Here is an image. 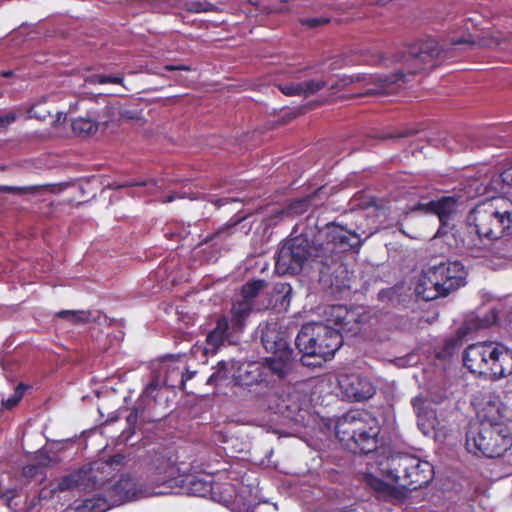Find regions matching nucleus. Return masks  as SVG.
Here are the masks:
<instances>
[{"instance_id": "obj_23", "label": "nucleus", "mask_w": 512, "mask_h": 512, "mask_svg": "<svg viewBox=\"0 0 512 512\" xmlns=\"http://www.w3.org/2000/svg\"><path fill=\"white\" fill-rule=\"evenodd\" d=\"M433 272H436L433 266L425 270L420 276L415 287L417 295L427 301L448 295L443 287L444 284L440 279L432 280L431 276Z\"/></svg>"}, {"instance_id": "obj_32", "label": "nucleus", "mask_w": 512, "mask_h": 512, "mask_svg": "<svg viewBox=\"0 0 512 512\" xmlns=\"http://www.w3.org/2000/svg\"><path fill=\"white\" fill-rule=\"evenodd\" d=\"M266 282L264 280H254L245 284L241 290L240 297L253 302L259 292L264 289Z\"/></svg>"}, {"instance_id": "obj_4", "label": "nucleus", "mask_w": 512, "mask_h": 512, "mask_svg": "<svg viewBox=\"0 0 512 512\" xmlns=\"http://www.w3.org/2000/svg\"><path fill=\"white\" fill-rule=\"evenodd\" d=\"M157 483L156 486L147 487L138 484L129 475H123L108 489L105 497L99 496L96 499L86 500L85 507L90 508L92 512H105L113 506L141 498L167 495L172 491V489L162 490L161 482L157 481Z\"/></svg>"}, {"instance_id": "obj_30", "label": "nucleus", "mask_w": 512, "mask_h": 512, "mask_svg": "<svg viewBox=\"0 0 512 512\" xmlns=\"http://www.w3.org/2000/svg\"><path fill=\"white\" fill-rule=\"evenodd\" d=\"M309 208V199H298L292 202L287 209L277 210L275 217L282 220L287 216L301 215L305 213Z\"/></svg>"}, {"instance_id": "obj_22", "label": "nucleus", "mask_w": 512, "mask_h": 512, "mask_svg": "<svg viewBox=\"0 0 512 512\" xmlns=\"http://www.w3.org/2000/svg\"><path fill=\"white\" fill-rule=\"evenodd\" d=\"M493 361L488 372L491 379H501L512 374V349L502 343L495 342Z\"/></svg>"}, {"instance_id": "obj_39", "label": "nucleus", "mask_w": 512, "mask_h": 512, "mask_svg": "<svg viewBox=\"0 0 512 512\" xmlns=\"http://www.w3.org/2000/svg\"><path fill=\"white\" fill-rule=\"evenodd\" d=\"M279 88L287 96H302L301 82L283 84Z\"/></svg>"}, {"instance_id": "obj_47", "label": "nucleus", "mask_w": 512, "mask_h": 512, "mask_svg": "<svg viewBox=\"0 0 512 512\" xmlns=\"http://www.w3.org/2000/svg\"><path fill=\"white\" fill-rule=\"evenodd\" d=\"M160 388V383L157 380L151 381L143 392L144 397H152V393Z\"/></svg>"}, {"instance_id": "obj_25", "label": "nucleus", "mask_w": 512, "mask_h": 512, "mask_svg": "<svg viewBox=\"0 0 512 512\" xmlns=\"http://www.w3.org/2000/svg\"><path fill=\"white\" fill-rule=\"evenodd\" d=\"M292 352L290 349L284 351H278V354L268 357L263 362L265 365V380L270 374L283 377L290 370Z\"/></svg>"}, {"instance_id": "obj_56", "label": "nucleus", "mask_w": 512, "mask_h": 512, "mask_svg": "<svg viewBox=\"0 0 512 512\" xmlns=\"http://www.w3.org/2000/svg\"><path fill=\"white\" fill-rule=\"evenodd\" d=\"M501 255H502L503 257H510V256H512V253H511V254H509V253H505V252H504V253H502Z\"/></svg>"}, {"instance_id": "obj_21", "label": "nucleus", "mask_w": 512, "mask_h": 512, "mask_svg": "<svg viewBox=\"0 0 512 512\" xmlns=\"http://www.w3.org/2000/svg\"><path fill=\"white\" fill-rule=\"evenodd\" d=\"M260 338L265 349L273 354L288 348L286 334L280 330L278 323L267 322L259 326Z\"/></svg>"}, {"instance_id": "obj_3", "label": "nucleus", "mask_w": 512, "mask_h": 512, "mask_svg": "<svg viewBox=\"0 0 512 512\" xmlns=\"http://www.w3.org/2000/svg\"><path fill=\"white\" fill-rule=\"evenodd\" d=\"M380 426L377 418L367 411H349L336 425V435L342 446L352 453H370L377 448Z\"/></svg>"}, {"instance_id": "obj_45", "label": "nucleus", "mask_w": 512, "mask_h": 512, "mask_svg": "<svg viewBox=\"0 0 512 512\" xmlns=\"http://www.w3.org/2000/svg\"><path fill=\"white\" fill-rule=\"evenodd\" d=\"M449 42L452 46L461 44H475V41L470 37H450Z\"/></svg>"}, {"instance_id": "obj_33", "label": "nucleus", "mask_w": 512, "mask_h": 512, "mask_svg": "<svg viewBox=\"0 0 512 512\" xmlns=\"http://www.w3.org/2000/svg\"><path fill=\"white\" fill-rule=\"evenodd\" d=\"M57 316L77 324L88 321L90 314L85 311L62 310L57 313Z\"/></svg>"}, {"instance_id": "obj_57", "label": "nucleus", "mask_w": 512, "mask_h": 512, "mask_svg": "<svg viewBox=\"0 0 512 512\" xmlns=\"http://www.w3.org/2000/svg\"><path fill=\"white\" fill-rule=\"evenodd\" d=\"M378 61H379V62H385V61H386V59H385L384 57H382V56H381V57L379 58V60H378Z\"/></svg>"}, {"instance_id": "obj_49", "label": "nucleus", "mask_w": 512, "mask_h": 512, "mask_svg": "<svg viewBox=\"0 0 512 512\" xmlns=\"http://www.w3.org/2000/svg\"><path fill=\"white\" fill-rule=\"evenodd\" d=\"M165 71H190L191 68L186 65H166L163 67Z\"/></svg>"}, {"instance_id": "obj_8", "label": "nucleus", "mask_w": 512, "mask_h": 512, "mask_svg": "<svg viewBox=\"0 0 512 512\" xmlns=\"http://www.w3.org/2000/svg\"><path fill=\"white\" fill-rule=\"evenodd\" d=\"M320 257V249L312 246L308 238L301 234L288 239L280 247L275 270L278 274L297 273L309 259Z\"/></svg>"}, {"instance_id": "obj_6", "label": "nucleus", "mask_w": 512, "mask_h": 512, "mask_svg": "<svg viewBox=\"0 0 512 512\" xmlns=\"http://www.w3.org/2000/svg\"><path fill=\"white\" fill-rule=\"evenodd\" d=\"M512 447V430L509 424L478 426L466 434V448L475 455L488 458L501 457Z\"/></svg>"}, {"instance_id": "obj_24", "label": "nucleus", "mask_w": 512, "mask_h": 512, "mask_svg": "<svg viewBox=\"0 0 512 512\" xmlns=\"http://www.w3.org/2000/svg\"><path fill=\"white\" fill-rule=\"evenodd\" d=\"M412 406L417 415L419 429L425 436H430L437 422L435 412L427 407L426 400L421 396L412 399Z\"/></svg>"}, {"instance_id": "obj_19", "label": "nucleus", "mask_w": 512, "mask_h": 512, "mask_svg": "<svg viewBox=\"0 0 512 512\" xmlns=\"http://www.w3.org/2000/svg\"><path fill=\"white\" fill-rule=\"evenodd\" d=\"M460 204L454 197H442L438 200L420 202L411 208V211H421L426 214L437 215L441 225L448 227L454 221L459 212Z\"/></svg>"}, {"instance_id": "obj_2", "label": "nucleus", "mask_w": 512, "mask_h": 512, "mask_svg": "<svg viewBox=\"0 0 512 512\" xmlns=\"http://www.w3.org/2000/svg\"><path fill=\"white\" fill-rule=\"evenodd\" d=\"M381 473L393 480L397 486L391 485L379 477L365 474L366 484L373 489L378 497L392 502H401L409 490H416L427 485L433 478V467L428 461L405 454L391 455L385 463H380Z\"/></svg>"}, {"instance_id": "obj_5", "label": "nucleus", "mask_w": 512, "mask_h": 512, "mask_svg": "<svg viewBox=\"0 0 512 512\" xmlns=\"http://www.w3.org/2000/svg\"><path fill=\"white\" fill-rule=\"evenodd\" d=\"M295 343L306 356L331 358L342 345V336L337 328L325 323H307L299 331Z\"/></svg>"}, {"instance_id": "obj_51", "label": "nucleus", "mask_w": 512, "mask_h": 512, "mask_svg": "<svg viewBox=\"0 0 512 512\" xmlns=\"http://www.w3.org/2000/svg\"><path fill=\"white\" fill-rule=\"evenodd\" d=\"M321 23V20L320 19H311V20H308L307 21V24L309 26H317L318 24Z\"/></svg>"}, {"instance_id": "obj_1", "label": "nucleus", "mask_w": 512, "mask_h": 512, "mask_svg": "<svg viewBox=\"0 0 512 512\" xmlns=\"http://www.w3.org/2000/svg\"><path fill=\"white\" fill-rule=\"evenodd\" d=\"M467 232L463 247L479 257L491 250L512 224V201L491 197L478 203L467 216Z\"/></svg>"}, {"instance_id": "obj_28", "label": "nucleus", "mask_w": 512, "mask_h": 512, "mask_svg": "<svg viewBox=\"0 0 512 512\" xmlns=\"http://www.w3.org/2000/svg\"><path fill=\"white\" fill-rule=\"evenodd\" d=\"M183 198H189L190 200H204L211 204H213L216 208H219L220 206L228 203V199H222V198H216L213 195L210 194H203V193H173L168 195L167 197H163L160 199L162 203H169L174 201L175 199H183Z\"/></svg>"}, {"instance_id": "obj_13", "label": "nucleus", "mask_w": 512, "mask_h": 512, "mask_svg": "<svg viewBox=\"0 0 512 512\" xmlns=\"http://www.w3.org/2000/svg\"><path fill=\"white\" fill-rule=\"evenodd\" d=\"M444 49L438 42L431 37L419 40L412 44L408 52L400 58L393 57L391 63L402 62L408 73L415 74L424 70L428 66H432L436 58H438Z\"/></svg>"}, {"instance_id": "obj_7", "label": "nucleus", "mask_w": 512, "mask_h": 512, "mask_svg": "<svg viewBox=\"0 0 512 512\" xmlns=\"http://www.w3.org/2000/svg\"><path fill=\"white\" fill-rule=\"evenodd\" d=\"M159 475L156 481L161 482L162 490H170L168 494H187L198 497L207 496L212 490L211 476L178 475V468L170 460H162L158 465Z\"/></svg>"}, {"instance_id": "obj_26", "label": "nucleus", "mask_w": 512, "mask_h": 512, "mask_svg": "<svg viewBox=\"0 0 512 512\" xmlns=\"http://www.w3.org/2000/svg\"><path fill=\"white\" fill-rule=\"evenodd\" d=\"M253 309V302H250L249 300H246L239 296L232 305L231 309V320L229 323L231 324V329L239 331L242 333L245 321L247 317L250 315L251 311Z\"/></svg>"}, {"instance_id": "obj_12", "label": "nucleus", "mask_w": 512, "mask_h": 512, "mask_svg": "<svg viewBox=\"0 0 512 512\" xmlns=\"http://www.w3.org/2000/svg\"><path fill=\"white\" fill-rule=\"evenodd\" d=\"M110 468L111 465L109 463L102 461L94 462L63 477L52 488V491H67L76 488L84 491L95 489L104 484L103 474Z\"/></svg>"}, {"instance_id": "obj_18", "label": "nucleus", "mask_w": 512, "mask_h": 512, "mask_svg": "<svg viewBox=\"0 0 512 512\" xmlns=\"http://www.w3.org/2000/svg\"><path fill=\"white\" fill-rule=\"evenodd\" d=\"M338 385L342 394L351 401L367 400L376 391L370 379L353 372L339 374Z\"/></svg>"}, {"instance_id": "obj_14", "label": "nucleus", "mask_w": 512, "mask_h": 512, "mask_svg": "<svg viewBox=\"0 0 512 512\" xmlns=\"http://www.w3.org/2000/svg\"><path fill=\"white\" fill-rule=\"evenodd\" d=\"M494 324L512 330V306L501 309H491L489 312L479 315L471 314L458 330L459 339L465 338L471 331L488 328Z\"/></svg>"}, {"instance_id": "obj_43", "label": "nucleus", "mask_w": 512, "mask_h": 512, "mask_svg": "<svg viewBox=\"0 0 512 512\" xmlns=\"http://www.w3.org/2000/svg\"><path fill=\"white\" fill-rule=\"evenodd\" d=\"M23 475L27 478H34L41 474V467L34 464H29L23 467Z\"/></svg>"}, {"instance_id": "obj_52", "label": "nucleus", "mask_w": 512, "mask_h": 512, "mask_svg": "<svg viewBox=\"0 0 512 512\" xmlns=\"http://www.w3.org/2000/svg\"><path fill=\"white\" fill-rule=\"evenodd\" d=\"M62 118L65 120L66 119V114L58 113L57 121L58 122L61 121Z\"/></svg>"}, {"instance_id": "obj_15", "label": "nucleus", "mask_w": 512, "mask_h": 512, "mask_svg": "<svg viewBox=\"0 0 512 512\" xmlns=\"http://www.w3.org/2000/svg\"><path fill=\"white\" fill-rule=\"evenodd\" d=\"M239 334V331L231 329V324L227 317H220L217 320L215 328L207 334L205 344H195L191 352L195 356L199 353L204 357L209 354L213 355L226 341L230 344H235Z\"/></svg>"}, {"instance_id": "obj_54", "label": "nucleus", "mask_w": 512, "mask_h": 512, "mask_svg": "<svg viewBox=\"0 0 512 512\" xmlns=\"http://www.w3.org/2000/svg\"><path fill=\"white\" fill-rule=\"evenodd\" d=\"M150 72L153 73V74H158V75H164L162 72L156 70V69H150Z\"/></svg>"}, {"instance_id": "obj_17", "label": "nucleus", "mask_w": 512, "mask_h": 512, "mask_svg": "<svg viewBox=\"0 0 512 512\" xmlns=\"http://www.w3.org/2000/svg\"><path fill=\"white\" fill-rule=\"evenodd\" d=\"M494 353H496L494 341L471 344L464 352V365L474 374L487 376Z\"/></svg>"}, {"instance_id": "obj_11", "label": "nucleus", "mask_w": 512, "mask_h": 512, "mask_svg": "<svg viewBox=\"0 0 512 512\" xmlns=\"http://www.w3.org/2000/svg\"><path fill=\"white\" fill-rule=\"evenodd\" d=\"M405 81L403 71L391 75L354 74L342 77L339 82L332 85V88L343 89L352 84H359L363 91L358 96H371L390 93L392 85Z\"/></svg>"}, {"instance_id": "obj_9", "label": "nucleus", "mask_w": 512, "mask_h": 512, "mask_svg": "<svg viewBox=\"0 0 512 512\" xmlns=\"http://www.w3.org/2000/svg\"><path fill=\"white\" fill-rule=\"evenodd\" d=\"M232 379L237 385L250 386L265 381V365L262 362L221 361L216 371L208 378L207 384Z\"/></svg>"}, {"instance_id": "obj_48", "label": "nucleus", "mask_w": 512, "mask_h": 512, "mask_svg": "<svg viewBox=\"0 0 512 512\" xmlns=\"http://www.w3.org/2000/svg\"><path fill=\"white\" fill-rule=\"evenodd\" d=\"M125 186H148L149 187V193H154V187L157 186V182L154 180L149 181H143V182H137V183H129Z\"/></svg>"}, {"instance_id": "obj_50", "label": "nucleus", "mask_w": 512, "mask_h": 512, "mask_svg": "<svg viewBox=\"0 0 512 512\" xmlns=\"http://www.w3.org/2000/svg\"><path fill=\"white\" fill-rule=\"evenodd\" d=\"M209 6V4H197V7L193 10L196 12L208 11L210 10Z\"/></svg>"}, {"instance_id": "obj_27", "label": "nucleus", "mask_w": 512, "mask_h": 512, "mask_svg": "<svg viewBox=\"0 0 512 512\" xmlns=\"http://www.w3.org/2000/svg\"><path fill=\"white\" fill-rule=\"evenodd\" d=\"M101 124L107 125L108 121H95L91 116L78 117L72 122V130L79 136H89L95 133Z\"/></svg>"}, {"instance_id": "obj_20", "label": "nucleus", "mask_w": 512, "mask_h": 512, "mask_svg": "<svg viewBox=\"0 0 512 512\" xmlns=\"http://www.w3.org/2000/svg\"><path fill=\"white\" fill-rule=\"evenodd\" d=\"M432 280L440 279L447 294L466 284L467 271L459 261H448L433 266Z\"/></svg>"}, {"instance_id": "obj_53", "label": "nucleus", "mask_w": 512, "mask_h": 512, "mask_svg": "<svg viewBox=\"0 0 512 512\" xmlns=\"http://www.w3.org/2000/svg\"><path fill=\"white\" fill-rule=\"evenodd\" d=\"M284 408H285V409H289V406H288V405H285L284 407H282V406H278V407H277V410H278V412L283 413V412H284Z\"/></svg>"}, {"instance_id": "obj_38", "label": "nucleus", "mask_w": 512, "mask_h": 512, "mask_svg": "<svg viewBox=\"0 0 512 512\" xmlns=\"http://www.w3.org/2000/svg\"><path fill=\"white\" fill-rule=\"evenodd\" d=\"M19 116L20 112L16 109L4 112L0 115V128H7L13 124Z\"/></svg>"}, {"instance_id": "obj_10", "label": "nucleus", "mask_w": 512, "mask_h": 512, "mask_svg": "<svg viewBox=\"0 0 512 512\" xmlns=\"http://www.w3.org/2000/svg\"><path fill=\"white\" fill-rule=\"evenodd\" d=\"M357 230L358 232L351 231L335 223L328 224L325 231L326 244L325 246L318 247L320 255L322 256L325 252L343 253L357 250L362 245L361 237L369 238L378 230V227H369L367 230H362L358 227Z\"/></svg>"}, {"instance_id": "obj_16", "label": "nucleus", "mask_w": 512, "mask_h": 512, "mask_svg": "<svg viewBox=\"0 0 512 512\" xmlns=\"http://www.w3.org/2000/svg\"><path fill=\"white\" fill-rule=\"evenodd\" d=\"M479 426L509 424L507 409L495 393H484L475 403Z\"/></svg>"}, {"instance_id": "obj_41", "label": "nucleus", "mask_w": 512, "mask_h": 512, "mask_svg": "<svg viewBox=\"0 0 512 512\" xmlns=\"http://www.w3.org/2000/svg\"><path fill=\"white\" fill-rule=\"evenodd\" d=\"M48 114L49 111L47 109H44L42 105L32 106L28 111V115L30 118H36L40 120L46 119Z\"/></svg>"}, {"instance_id": "obj_55", "label": "nucleus", "mask_w": 512, "mask_h": 512, "mask_svg": "<svg viewBox=\"0 0 512 512\" xmlns=\"http://www.w3.org/2000/svg\"><path fill=\"white\" fill-rule=\"evenodd\" d=\"M12 75V72L11 71H5V72H2V76L4 77H9Z\"/></svg>"}, {"instance_id": "obj_40", "label": "nucleus", "mask_w": 512, "mask_h": 512, "mask_svg": "<svg viewBox=\"0 0 512 512\" xmlns=\"http://www.w3.org/2000/svg\"><path fill=\"white\" fill-rule=\"evenodd\" d=\"M174 373H175V371L173 370V371H171L170 375H168L166 377L165 384L170 385L172 387H175V386L183 387L185 385L186 381H188L189 379H191L194 376V372H189L186 375L183 373H180V379L178 381V384H176L171 379L172 375Z\"/></svg>"}, {"instance_id": "obj_36", "label": "nucleus", "mask_w": 512, "mask_h": 512, "mask_svg": "<svg viewBox=\"0 0 512 512\" xmlns=\"http://www.w3.org/2000/svg\"><path fill=\"white\" fill-rule=\"evenodd\" d=\"M25 390H26V386L24 384L20 383L16 387L14 394L11 397H9L5 400H2V403H1L2 408L9 410V409H12L15 406H17V404L23 398Z\"/></svg>"}, {"instance_id": "obj_44", "label": "nucleus", "mask_w": 512, "mask_h": 512, "mask_svg": "<svg viewBox=\"0 0 512 512\" xmlns=\"http://www.w3.org/2000/svg\"><path fill=\"white\" fill-rule=\"evenodd\" d=\"M17 490L15 488H9L3 491L0 495L1 499L7 506H10L11 501L16 497Z\"/></svg>"}, {"instance_id": "obj_29", "label": "nucleus", "mask_w": 512, "mask_h": 512, "mask_svg": "<svg viewBox=\"0 0 512 512\" xmlns=\"http://www.w3.org/2000/svg\"><path fill=\"white\" fill-rule=\"evenodd\" d=\"M505 187L512 188V170H506L498 175H493L485 184L483 193L486 191H501Z\"/></svg>"}, {"instance_id": "obj_42", "label": "nucleus", "mask_w": 512, "mask_h": 512, "mask_svg": "<svg viewBox=\"0 0 512 512\" xmlns=\"http://www.w3.org/2000/svg\"><path fill=\"white\" fill-rule=\"evenodd\" d=\"M275 290L277 293L283 294L282 304L290 302V297L292 293V287L287 283H280L275 286Z\"/></svg>"}, {"instance_id": "obj_37", "label": "nucleus", "mask_w": 512, "mask_h": 512, "mask_svg": "<svg viewBox=\"0 0 512 512\" xmlns=\"http://www.w3.org/2000/svg\"><path fill=\"white\" fill-rule=\"evenodd\" d=\"M237 223L220 227L213 235L206 237L205 241H212L215 239H224L227 236L233 234L236 230Z\"/></svg>"}, {"instance_id": "obj_34", "label": "nucleus", "mask_w": 512, "mask_h": 512, "mask_svg": "<svg viewBox=\"0 0 512 512\" xmlns=\"http://www.w3.org/2000/svg\"><path fill=\"white\" fill-rule=\"evenodd\" d=\"M327 85L326 81L324 80H308L305 82H301V88H302V96L308 97L311 95L316 94L318 91L323 89Z\"/></svg>"}, {"instance_id": "obj_31", "label": "nucleus", "mask_w": 512, "mask_h": 512, "mask_svg": "<svg viewBox=\"0 0 512 512\" xmlns=\"http://www.w3.org/2000/svg\"><path fill=\"white\" fill-rule=\"evenodd\" d=\"M327 324L331 326V324L335 325L334 328L341 329L346 324V319L348 317V311L344 306H332L327 313Z\"/></svg>"}, {"instance_id": "obj_35", "label": "nucleus", "mask_w": 512, "mask_h": 512, "mask_svg": "<svg viewBox=\"0 0 512 512\" xmlns=\"http://www.w3.org/2000/svg\"><path fill=\"white\" fill-rule=\"evenodd\" d=\"M86 84H121L123 78L120 76H107V75H97L91 74L85 77Z\"/></svg>"}, {"instance_id": "obj_46", "label": "nucleus", "mask_w": 512, "mask_h": 512, "mask_svg": "<svg viewBox=\"0 0 512 512\" xmlns=\"http://www.w3.org/2000/svg\"><path fill=\"white\" fill-rule=\"evenodd\" d=\"M31 187L0 186L1 192L24 193L31 190Z\"/></svg>"}, {"instance_id": "obj_58", "label": "nucleus", "mask_w": 512, "mask_h": 512, "mask_svg": "<svg viewBox=\"0 0 512 512\" xmlns=\"http://www.w3.org/2000/svg\"><path fill=\"white\" fill-rule=\"evenodd\" d=\"M125 117L131 118V119L133 118V116L128 115V113H127V114H125Z\"/></svg>"}]
</instances>
